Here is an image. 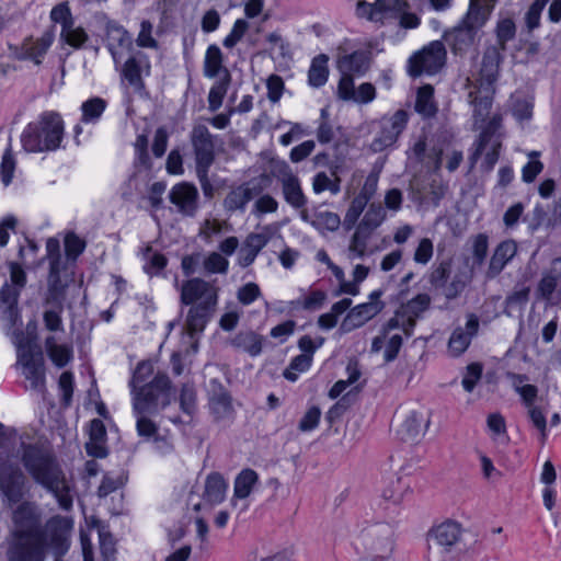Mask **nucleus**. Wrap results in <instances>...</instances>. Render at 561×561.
<instances>
[{"instance_id":"obj_1","label":"nucleus","mask_w":561,"mask_h":561,"mask_svg":"<svg viewBox=\"0 0 561 561\" xmlns=\"http://www.w3.org/2000/svg\"><path fill=\"white\" fill-rule=\"evenodd\" d=\"M16 446V453L33 481L51 493L62 510L69 511L73 502V483L57 458L35 444H25L15 430L0 423V454Z\"/></svg>"},{"instance_id":"obj_2","label":"nucleus","mask_w":561,"mask_h":561,"mask_svg":"<svg viewBox=\"0 0 561 561\" xmlns=\"http://www.w3.org/2000/svg\"><path fill=\"white\" fill-rule=\"evenodd\" d=\"M13 527L8 540V561H44L46 557L42 522L37 507L24 502L12 515Z\"/></svg>"},{"instance_id":"obj_3","label":"nucleus","mask_w":561,"mask_h":561,"mask_svg":"<svg viewBox=\"0 0 561 561\" xmlns=\"http://www.w3.org/2000/svg\"><path fill=\"white\" fill-rule=\"evenodd\" d=\"M152 373V365L148 362H141L137 365L130 380L136 414L154 412L160 396L164 397L163 405L169 403L171 381L167 375L158 374L151 382L140 386Z\"/></svg>"},{"instance_id":"obj_4","label":"nucleus","mask_w":561,"mask_h":561,"mask_svg":"<svg viewBox=\"0 0 561 561\" xmlns=\"http://www.w3.org/2000/svg\"><path fill=\"white\" fill-rule=\"evenodd\" d=\"M64 136V123L59 114L49 112L37 122L27 125L22 135V144L28 152L56 150Z\"/></svg>"},{"instance_id":"obj_5","label":"nucleus","mask_w":561,"mask_h":561,"mask_svg":"<svg viewBox=\"0 0 561 561\" xmlns=\"http://www.w3.org/2000/svg\"><path fill=\"white\" fill-rule=\"evenodd\" d=\"M13 344L16 347L18 365L23 376L30 381L33 390L41 391L44 387V357L41 348L23 331L13 333Z\"/></svg>"},{"instance_id":"obj_6","label":"nucleus","mask_w":561,"mask_h":561,"mask_svg":"<svg viewBox=\"0 0 561 561\" xmlns=\"http://www.w3.org/2000/svg\"><path fill=\"white\" fill-rule=\"evenodd\" d=\"M16 457L10 451L0 454V494L9 505L22 500L25 492L26 477L16 462Z\"/></svg>"},{"instance_id":"obj_7","label":"nucleus","mask_w":561,"mask_h":561,"mask_svg":"<svg viewBox=\"0 0 561 561\" xmlns=\"http://www.w3.org/2000/svg\"><path fill=\"white\" fill-rule=\"evenodd\" d=\"M10 279L11 284L5 283L0 290V317L9 328H13L20 321L18 302L26 283L25 272L16 263L10 264Z\"/></svg>"},{"instance_id":"obj_8","label":"nucleus","mask_w":561,"mask_h":561,"mask_svg":"<svg viewBox=\"0 0 561 561\" xmlns=\"http://www.w3.org/2000/svg\"><path fill=\"white\" fill-rule=\"evenodd\" d=\"M72 529L73 520L59 515L49 518L45 526H42L44 548L53 552L55 561H62V557L69 550Z\"/></svg>"},{"instance_id":"obj_9","label":"nucleus","mask_w":561,"mask_h":561,"mask_svg":"<svg viewBox=\"0 0 561 561\" xmlns=\"http://www.w3.org/2000/svg\"><path fill=\"white\" fill-rule=\"evenodd\" d=\"M430 425L423 412L413 409L399 410L393 419L397 435L405 442H416L424 436Z\"/></svg>"},{"instance_id":"obj_10","label":"nucleus","mask_w":561,"mask_h":561,"mask_svg":"<svg viewBox=\"0 0 561 561\" xmlns=\"http://www.w3.org/2000/svg\"><path fill=\"white\" fill-rule=\"evenodd\" d=\"M463 534L462 525L455 519H446L432 526L426 533L428 549L438 548L444 552H451L461 541Z\"/></svg>"},{"instance_id":"obj_11","label":"nucleus","mask_w":561,"mask_h":561,"mask_svg":"<svg viewBox=\"0 0 561 561\" xmlns=\"http://www.w3.org/2000/svg\"><path fill=\"white\" fill-rule=\"evenodd\" d=\"M446 48L440 41H434L410 59V73L414 77L422 72L435 73L443 68Z\"/></svg>"},{"instance_id":"obj_12","label":"nucleus","mask_w":561,"mask_h":561,"mask_svg":"<svg viewBox=\"0 0 561 561\" xmlns=\"http://www.w3.org/2000/svg\"><path fill=\"white\" fill-rule=\"evenodd\" d=\"M365 547L371 553L390 557L394 549V531L388 523H376L364 531Z\"/></svg>"},{"instance_id":"obj_13","label":"nucleus","mask_w":561,"mask_h":561,"mask_svg":"<svg viewBox=\"0 0 561 561\" xmlns=\"http://www.w3.org/2000/svg\"><path fill=\"white\" fill-rule=\"evenodd\" d=\"M218 289L210 283L195 277L183 283L181 288V301L184 305L216 306Z\"/></svg>"},{"instance_id":"obj_14","label":"nucleus","mask_w":561,"mask_h":561,"mask_svg":"<svg viewBox=\"0 0 561 561\" xmlns=\"http://www.w3.org/2000/svg\"><path fill=\"white\" fill-rule=\"evenodd\" d=\"M379 291H374L370 295V301L358 305L351 309L341 323L340 330L348 333L377 316L383 308V304L378 300Z\"/></svg>"},{"instance_id":"obj_15","label":"nucleus","mask_w":561,"mask_h":561,"mask_svg":"<svg viewBox=\"0 0 561 561\" xmlns=\"http://www.w3.org/2000/svg\"><path fill=\"white\" fill-rule=\"evenodd\" d=\"M208 397L210 413L215 421L232 419L234 414L232 398L229 391L216 379L210 381Z\"/></svg>"},{"instance_id":"obj_16","label":"nucleus","mask_w":561,"mask_h":561,"mask_svg":"<svg viewBox=\"0 0 561 561\" xmlns=\"http://www.w3.org/2000/svg\"><path fill=\"white\" fill-rule=\"evenodd\" d=\"M191 141L194 148L196 169L209 168L215 159V146L208 128L204 125H196L192 130Z\"/></svg>"},{"instance_id":"obj_17","label":"nucleus","mask_w":561,"mask_h":561,"mask_svg":"<svg viewBox=\"0 0 561 561\" xmlns=\"http://www.w3.org/2000/svg\"><path fill=\"white\" fill-rule=\"evenodd\" d=\"M502 54L496 46H490L485 49L481 62L476 83V88L495 89V82L500 73V65L502 62Z\"/></svg>"},{"instance_id":"obj_18","label":"nucleus","mask_w":561,"mask_h":561,"mask_svg":"<svg viewBox=\"0 0 561 561\" xmlns=\"http://www.w3.org/2000/svg\"><path fill=\"white\" fill-rule=\"evenodd\" d=\"M170 202L183 216L193 217L198 209V191L190 183L174 185L169 193Z\"/></svg>"},{"instance_id":"obj_19","label":"nucleus","mask_w":561,"mask_h":561,"mask_svg":"<svg viewBox=\"0 0 561 561\" xmlns=\"http://www.w3.org/2000/svg\"><path fill=\"white\" fill-rule=\"evenodd\" d=\"M407 121L408 115L402 110L397 111L389 119L383 121L382 131L380 136L371 142V149L375 152H379L393 145L403 130Z\"/></svg>"},{"instance_id":"obj_20","label":"nucleus","mask_w":561,"mask_h":561,"mask_svg":"<svg viewBox=\"0 0 561 561\" xmlns=\"http://www.w3.org/2000/svg\"><path fill=\"white\" fill-rule=\"evenodd\" d=\"M479 319L476 314L468 316L466 327H458L451 333L448 341V352L451 356L458 357L467 351L471 339L478 334Z\"/></svg>"},{"instance_id":"obj_21","label":"nucleus","mask_w":561,"mask_h":561,"mask_svg":"<svg viewBox=\"0 0 561 561\" xmlns=\"http://www.w3.org/2000/svg\"><path fill=\"white\" fill-rule=\"evenodd\" d=\"M107 47L116 64L119 62L125 50H129L133 45L128 32L115 22L106 24Z\"/></svg>"},{"instance_id":"obj_22","label":"nucleus","mask_w":561,"mask_h":561,"mask_svg":"<svg viewBox=\"0 0 561 561\" xmlns=\"http://www.w3.org/2000/svg\"><path fill=\"white\" fill-rule=\"evenodd\" d=\"M517 244L513 240L501 242L494 250L489 267L485 272V277L489 279L495 278L506 266V264L516 255Z\"/></svg>"},{"instance_id":"obj_23","label":"nucleus","mask_w":561,"mask_h":561,"mask_svg":"<svg viewBox=\"0 0 561 561\" xmlns=\"http://www.w3.org/2000/svg\"><path fill=\"white\" fill-rule=\"evenodd\" d=\"M473 88L474 89L469 92V99L473 106L474 125H477L479 122L483 123L488 117L492 106L495 89Z\"/></svg>"},{"instance_id":"obj_24","label":"nucleus","mask_w":561,"mask_h":561,"mask_svg":"<svg viewBox=\"0 0 561 561\" xmlns=\"http://www.w3.org/2000/svg\"><path fill=\"white\" fill-rule=\"evenodd\" d=\"M496 0H471L469 11L461 25L474 31L485 23Z\"/></svg>"},{"instance_id":"obj_25","label":"nucleus","mask_w":561,"mask_h":561,"mask_svg":"<svg viewBox=\"0 0 561 561\" xmlns=\"http://www.w3.org/2000/svg\"><path fill=\"white\" fill-rule=\"evenodd\" d=\"M391 10L387 12V22L397 20L403 30H414L420 26L421 19L417 14L410 12V4L407 0H393L390 4Z\"/></svg>"},{"instance_id":"obj_26","label":"nucleus","mask_w":561,"mask_h":561,"mask_svg":"<svg viewBox=\"0 0 561 561\" xmlns=\"http://www.w3.org/2000/svg\"><path fill=\"white\" fill-rule=\"evenodd\" d=\"M149 69V62L145 54L138 51L129 57L123 68V76L135 90L140 91L144 88L141 72Z\"/></svg>"},{"instance_id":"obj_27","label":"nucleus","mask_w":561,"mask_h":561,"mask_svg":"<svg viewBox=\"0 0 561 561\" xmlns=\"http://www.w3.org/2000/svg\"><path fill=\"white\" fill-rule=\"evenodd\" d=\"M393 0H376L375 3H368L364 0L357 2L356 13L359 18H366L370 22L387 23V12L391 10L390 4Z\"/></svg>"},{"instance_id":"obj_28","label":"nucleus","mask_w":561,"mask_h":561,"mask_svg":"<svg viewBox=\"0 0 561 561\" xmlns=\"http://www.w3.org/2000/svg\"><path fill=\"white\" fill-rule=\"evenodd\" d=\"M215 311V306L193 305L186 317L185 329L193 336L202 332Z\"/></svg>"},{"instance_id":"obj_29","label":"nucleus","mask_w":561,"mask_h":561,"mask_svg":"<svg viewBox=\"0 0 561 561\" xmlns=\"http://www.w3.org/2000/svg\"><path fill=\"white\" fill-rule=\"evenodd\" d=\"M51 43L53 34L48 32L43 34V36L36 41L32 38L26 39L21 46L18 58L31 59L36 65H39L42 62L41 57L46 54Z\"/></svg>"},{"instance_id":"obj_30","label":"nucleus","mask_w":561,"mask_h":561,"mask_svg":"<svg viewBox=\"0 0 561 561\" xmlns=\"http://www.w3.org/2000/svg\"><path fill=\"white\" fill-rule=\"evenodd\" d=\"M431 298L426 294H420L407 304L400 306L401 314L408 322V335L412 334L416 320L430 307Z\"/></svg>"},{"instance_id":"obj_31","label":"nucleus","mask_w":561,"mask_h":561,"mask_svg":"<svg viewBox=\"0 0 561 561\" xmlns=\"http://www.w3.org/2000/svg\"><path fill=\"white\" fill-rule=\"evenodd\" d=\"M369 67V58L365 51H355L337 59V68L341 73H364Z\"/></svg>"},{"instance_id":"obj_32","label":"nucleus","mask_w":561,"mask_h":561,"mask_svg":"<svg viewBox=\"0 0 561 561\" xmlns=\"http://www.w3.org/2000/svg\"><path fill=\"white\" fill-rule=\"evenodd\" d=\"M257 483L259 474L253 469H243L234 479L233 497L238 500L249 497Z\"/></svg>"},{"instance_id":"obj_33","label":"nucleus","mask_w":561,"mask_h":561,"mask_svg":"<svg viewBox=\"0 0 561 561\" xmlns=\"http://www.w3.org/2000/svg\"><path fill=\"white\" fill-rule=\"evenodd\" d=\"M283 194L288 204L295 208H301L307 199L301 191L297 176L289 174L283 179Z\"/></svg>"},{"instance_id":"obj_34","label":"nucleus","mask_w":561,"mask_h":561,"mask_svg":"<svg viewBox=\"0 0 561 561\" xmlns=\"http://www.w3.org/2000/svg\"><path fill=\"white\" fill-rule=\"evenodd\" d=\"M502 125V116L494 115L486 126L483 128L479 136V140L477 142V148L472 156L470 157L471 168L477 163L480 156L482 154L486 144L491 140V138L495 135V133L501 128Z\"/></svg>"},{"instance_id":"obj_35","label":"nucleus","mask_w":561,"mask_h":561,"mask_svg":"<svg viewBox=\"0 0 561 561\" xmlns=\"http://www.w3.org/2000/svg\"><path fill=\"white\" fill-rule=\"evenodd\" d=\"M476 32L463 26L459 25L453 30L448 34V38L451 42V48L455 54L463 53L468 47H470L476 38Z\"/></svg>"},{"instance_id":"obj_36","label":"nucleus","mask_w":561,"mask_h":561,"mask_svg":"<svg viewBox=\"0 0 561 561\" xmlns=\"http://www.w3.org/2000/svg\"><path fill=\"white\" fill-rule=\"evenodd\" d=\"M45 347L49 358L58 367H64L71 358V348L67 345L58 344L54 335L45 340Z\"/></svg>"},{"instance_id":"obj_37","label":"nucleus","mask_w":561,"mask_h":561,"mask_svg":"<svg viewBox=\"0 0 561 561\" xmlns=\"http://www.w3.org/2000/svg\"><path fill=\"white\" fill-rule=\"evenodd\" d=\"M328 56L327 55H319L317 56L312 62H311V67L309 69V73H308V79H309V83L312 85V87H321L323 85L327 80H328V76H329V69H328Z\"/></svg>"},{"instance_id":"obj_38","label":"nucleus","mask_w":561,"mask_h":561,"mask_svg":"<svg viewBox=\"0 0 561 561\" xmlns=\"http://www.w3.org/2000/svg\"><path fill=\"white\" fill-rule=\"evenodd\" d=\"M227 484L218 473L210 474L205 483V497L211 503H219L224 500Z\"/></svg>"},{"instance_id":"obj_39","label":"nucleus","mask_w":561,"mask_h":561,"mask_svg":"<svg viewBox=\"0 0 561 561\" xmlns=\"http://www.w3.org/2000/svg\"><path fill=\"white\" fill-rule=\"evenodd\" d=\"M47 283V293L44 299L45 307L64 309L66 286L61 283V280L56 279Z\"/></svg>"},{"instance_id":"obj_40","label":"nucleus","mask_w":561,"mask_h":561,"mask_svg":"<svg viewBox=\"0 0 561 561\" xmlns=\"http://www.w3.org/2000/svg\"><path fill=\"white\" fill-rule=\"evenodd\" d=\"M370 232L364 230L363 228L357 227L354 234L351 238V242L348 245V257L362 259L366 254L367 242L370 238Z\"/></svg>"},{"instance_id":"obj_41","label":"nucleus","mask_w":561,"mask_h":561,"mask_svg":"<svg viewBox=\"0 0 561 561\" xmlns=\"http://www.w3.org/2000/svg\"><path fill=\"white\" fill-rule=\"evenodd\" d=\"M415 110L424 117H431L436 113V107L433 102V88L431 85H424L419 89Z\"/></svg>"},{"instance_id":"obj_42","label":"nucleus","mask_w":561,"mask_h":561,"mask_svg":"<svg viewBox=\"0 0 561 561\" xmlns=\"http://www.w3.org/2000/svg\"><path fill=\"white\" fill-rule=\"evenodd\" d=\"M251 199L252 191L249 187L240 186L226 196L224 204L226 209L233 211L243 209Z\"/></svg>"},{"instance_id":"obj_43","label":"nucleus","mask_w":561,"mask_h":561,"mask_svg":"<svg viewBox=\"0 0 561 561\" xmlns=\"http://www.w3.org/2000/svg\"><path fill=\"white\" fill-rule=\"evenodd\" d=\"M386 216L385 209L380 204H370L368 210L364 215L360 224L357 226L368 232H373L383 221Z\"/></svg>"},{"instance_id":"obj_44","label":"nucleus","mask_w":561,"mask_h":561,"mask_svg":"<svg viewBox=\"0 0 561 561\" xmlns=\"http://www.w3.org/2000/svg\"><path fill=\"white\" fill-rule=\"evenodd\" d=\"M222 69V55L218 46L210 45L207 48L204 64V73L209 78H215Z\"/></svg>"},{"instance_id":"obj_45","label":"nucleus","mask_w":561,"mask_h":561,"mask_svg":"<svg viewBox=\"0 0 561 561\" xmlns=\"http://www.w3.org/2000/svg\"><path fill=\"white\" fill-rule=\"evenodd\" d=\"M229 83L230 75L227 69H224V77L210 89L208 94V103L211 111L220 107Z\"/></svg>"},{"instance_id":"obj_46","label":"nucleus","mask_w":561,"mask_h":561,"mask_svg":"<svg viewBox=\"0 0 561 561\" xmlns=\"http://www.w3.org/2000/svg\"><path fill=\"white\" fill-rule=\"evenodd\" d=\"M106 107V102L101 98H93L81 105L82 122L91 123L96 122L103 114Z\"/></svg>"},{"instance_id":"obj_47","label":"nucleus","mask_w":561,"mask_h":561,"mask_svg":"<svg viewBox=\"0 0 561 561\" xmlns=\"http://www.w3.org/2000/svg\"><path fill=\"white\" fill-rule=\"evenodd\" d=\"M471 274L472 272L457 273L454 276L453 280L449 284H445V286L443 287L442 290L444 296L447 299H455L456 297H458L463 291L468 283L471 280Z\"/></svg>"},{"instance_id":"obj_48","label":"nucleus","mask_w":561,"mask_h":561,"mask_svg":"<svg viewBox=\"0 0 561 561\" xmlns=\"http://www.w3.org/2000/svg\"><path fill=\"white\" fill-rule=\"evenodd\" d=\"M311 225L318 230L336 231L341 225V219L335 213L320 211L314 215Z\"/></svg>"},{"instance_id":"obj_49","label":"nucleus","mask_w":561,"mask_h":561,"mask_svg":"<svg viewBox=\"0 0 561 561\" xmlns=\"http://www.w3.org/2000/svg\"><path fill=\"white\" fill-rule=\"evenodd\" d=\"M205 273H227L229 262L220 253L211 252L202 261Z\"/></svg>"},{"instance_id":"obj_50","label":"nucleus","mask_w":561,"mask_h":561,"mask_svg":"<svg viewBox=\"0 0 561 561\" xmlns=\"http://www.w3.org/2000/svg\"><path fill=\"white\" fill-rule=\"evenodd\" d=\"M488 250H489L488 236L484 233L477 234L472 240L473 263H472L471 271L476 266H481L484 263V260L488 255Z\"/></svg>"},{"instance_id":"obj_51","label":"nucleus","mask_w":561,"mask_h":561,"mask_svg":"<svg viewBox=\"0 0 561 561\" xmlns=\"http://www.w3.org/2000/svg\"><path fill=\"white\" fill-rule=\"evenodd\" d=\"M404 496V485L402 480L398 478L397 480L390 481L386 485H383L381 490V497L386 502H390L392 504H400Z\"/></svg>"},{"instance_id":"obj_52","label":"nucleus","mask_w":561,"mask_h":561,"mask_svg":"<svg viewBox=\"0 0 561 561\" xmlns=\"http://www.w3.org/2000/svg\"><path fill=\"white\" fill-rule=\"evenodd\" d=\"M529 288L524 287L515 290L505 300V313L512 316L515 310H520L528 301Z\"/></svg>"},{"instance_id":"obj_53","label":"nucleus","mask_w":561,"mask_h":561,"mask_svg":"<svg viewBox=\"0 0 561 561\" xmlns=\"http://www.w3.org/2000/svg\"><path fill=\"white\" fill-rule=\"evenodd\" d=\"M366 205H367V202L365 201V197L356 196L352 201V203H351V205H350V207H348V209H347V211L345 214V217H344V227L346 229L350 230V229H352L355 226V224L358 220L359 216L364 211Z\"/></svg>"},{"instance_id":"obj_54","label":"nucleus","mask_w":561,"mask_h":561,"mask_svg":"<svg viewBox=\"0 0 561 561\" xmlns=\"http://www.w3.org/2000/svg\"><path fill=\"white\" fill-rule=\"evenodd\" d=\"M64 309L58 308H46V310L43 313V321L45 329L50 332H62L64 325H62V319H61V312Z\"/></svg>"},{"instance_id":"obj_55","label":"nucleus","mask_w":561,"mask_h":561,"mask_svg":"<svg viewBox=\"0 0 561 561\" xmlns=\"http://www.w3.org/2000/svg\"><path fill=\"white\" fill-rule=\"evenodd\" d=\"M482 369L483 367L480 363H472L467 366L462 378V387L467 392H471L474 389L482 377Z\"/></svg>"},{"instance_id":"obj_56","label":"nucleus","mask_w":561,"mask_h":561,"mask_svg":"<svg viewBox=\"0 0 561 561\" xmlns=\"http://www.w3.org/2000/svg\"><path fill=\"white\" fill-rule=\"evenodd\" d=\"M527 412L534 426L539 431L541 442L543 443L547 438V421L542 410L539 407L529 404Z\"/></svg>"},{"instance_id":"obj_57","label":"nucleus","mask_w":561,"mask_h":561,"mask_svg":"<svg viewBox=\"0 0 561 561\" xmlns=\"http://www.w3.org/2000/svg\"><path fill=\"white\" fill-rule=\"evenodd\" d=\"M515 35V24L511 19L501 21L497 25V39L501 51L505 50L506 42L512 39Z\"/></svg>"},{"instance_id":"obj_58","label":"nucleus","mask_w":561,"mask_h":561,"mask_svg":"<svg viewBox=\"0 0 561 561\" xmlns=\"http://www.w3.org/2000/svg\"><path fill=\"white\" fill-rule=\"evenodd\" d=\"M61 37L72 47H80L88 39L84 30L81 27L73 28L72 24L62 28Z\"/></svg>"},{"instance_id":"obj_59","label":"nucleus","mask_w":561,"mask_h":561,"mask_svg":"<svg viewBox=\"0 0 561 561\" xmlns=\"http://www.w3.org/2000/svg\"><path fill=\"white\" fill-rule=\"evenodd\" d=\"M145 414L146 413L137 414L138 415V420H137V424H136L137 433L141 437L152 440L154 438V436L158 435V426L153 421L148 419Z\"/></svg>"},{"instance_id":"obj_60","label":"nucleus","mask_w":561,"mask_h":561,"mask_svg":"<svg viewBox=\"0 0 561 561\" xmlns=\"http://www.w3.org/2000/svg\"><path fill=\"white\" fill-rule=\"evenodd\" d=\"M550 0H535L526 13V25L528 31H533L539 26L540 15L545 7Z\"/></svg>"},{"instance_id":"obj_61","label":"nucleus","mask_w":561,"mask_h":561,"mask_svg":"<svg viewBox=\"0 0 561 561\" xmlns=\"http://www.w3.org/2000/svg\"><path fill=\"white\" fill-rule=\"evenodd\" d=\"M126 478L119 476L117 478H113L108 474L104 476L102 482L98 489V495L100 497H105L112 492L116 491L121 486L124 485Z\"/></svg>"},{"instance_id":"obj_62","label":"nucleus","mask_w":561,"mask_h":561,"mask_svg":"<svg viewBox=\"0 0 561 561\" xmlns=\"http://www.w3.org/2000/svg\"><path fill=\"white\" fill-rule=\"evenodd\" d=\"M449 274H450V263L442 262L431 273L430 282L435 288L443 289V287L446 284L447 278L449 277Z\"/></svg>"},{"instance_id":"obj_63","label":"nucleus","mask_w":561,"mask_h":561,"mask_svg":"<svg viewBox=\"0 0 561 561\" xmlns=\"http://www.w3.org/2000/svg\"><path fill=\"white\" fill-rule=\"evenodd\" d=\"M321 410L318 407H311L299 422L298 428L301 432L314 430L320 421Z\"/></svg>"},{"instance_id":"obj_64","label":"nucleus","mask_w":561,"mask_h":561,"mask_svg":"<svg viewBox=\"0 0 561 561\" xmlns=\"http://www.w3.org/2000/svg\"><path fill=\"white\" fill-rule=\"evenodd\" d=\"M152 24L149 21H142L140 32L137 37V45L140 47L157 48L158 43L152 37Z\"/></svg>"}]
</instances>
